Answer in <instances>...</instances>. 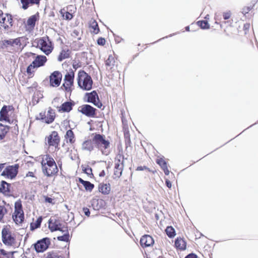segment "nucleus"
Masks as SVG:
<instances>
[{"label": "nucleus", "mask_w": 258, "mask_h": 258, "mask_svg": "<svg viewBox=\"0 0 258 258\" xmlns=\"http://www.w3.org/2000/svg\"><path fill=\"white\" fill-rule=\"evenodd\" d=\"M93 138L94 147L100 150L102 154L108 155L110 145L109 140L106 139L104 135L97 133L95 134Z\"/></svg>", "instance_id": "obj_1"}, {"label": "nucleus", "mask_w": 258, "mask_h": 258, "mask_svg": "<svg viewBox=\"0 0 258 258\" xmlns=\"http://www.w3.org/2000/svg\"><path fill=\"white\" fill-rule=\"evenodd\" d=\"M77 82L78 86L84 90H90L92 88L93 80L91 76L83 70L79 71Z\"/></svg>", "instance_id": "obj_2"}, {"label": "nucleus", "mask_w": 258, "mask_h": 258, "mask_svg": "<svg viewBox=\"0 0 258 258\" xmlns=\"http://www.w3.org/2000/svg\"><path fill=\"white\" fill-rule=\"evenodd\" d=\"M124 157L121 154H118L115 158L113 171V179H118L121 176L124 168Z\"/></svg>", "instance_id": "obj_3"}, {"label": "nucleus", "mask_w": 258, "mask_h": 258, "mask_svg": "<svg viewBox=\"0 0 258 258\" xmlns=\"http://www.w3.org/2000/svg\"><path fill=\"white\" fill-rule=\"evenodd\" d=\"M75 72L72 69H70L64 76L63 79L64 83L62 84L61 88H64L65 91L69 93L71 95L73 90L72 87L74 85Z\"/></svg>", "instance_id": "obj_4"}, {"label": "nucleus", "mask_w": 258, "mask_h": 258, "mask_svg": "<svg viewBox=\"0 0 258 258\" xmlns=\"http://www.w3.org/2000/svg\"><path fill=\"white\" fill-rule=\"evenodd\" d=\"M12 218L16 224H21L24 221V214L20 200L15 203V211L12 215Z\"/></svg>", "instance_id": "obj_5"}, {"label": "nucleus", "mask_w": 258, "mask_h": 258, "mask_svg": "<svg viewBox=\"0 0 258 258\" xmlns=\"http://www.w3.org/2000/svg\"><path fill=\"white\" fill-rule=\"evenodd\" d=\"M37 45L46 55L49 54L53 48L51 41L47 36L41 38L38 40Z\"/></svg>", "instance_id": "obj_6"}, {"label": "nucleus", "mask_w": 258, "mask_h": 258, "mask_svg": "<svg viewBox=\"0 0 258 258\" xmlns=\"http://www.w3.org/2000/svg\"><path fill=\"white\" fill-rule=\"evenodd\" d=\"M2 240L3 243L8 246H12L15 243V237L12 235L10 229L7 226L2 229Z\"/></svg>", "instance_id": "obj_7"}, {"label": "nucleus", "mask_w": 258, "mask_h": 258, "mask_svg": "<svg viewBox=\"0 0 258 258\" xmlns=\"http://www.w3.org/2000/svg\"><path fill=\"white\" fill-rule=\"evenodd\" d=\"M19 166L18 164L9 165L6 167L1 173V175L7 178L13 179L15 178L18 173Z\"/></svg>", "instance_id": "obj_8"}, {"label": "nucleus", "mask_w": 258, "mask_h": 258, "mask_svg": "<svg viewBox=\"0 0 258 258\" xmlns=\"http://www.w3.org/2000/svg\"><path fill=\"white\" fill-rule=\"evenodd\" d=\"M50 244V238L45 237L38 240L33 244V245L34 248L37 252H43L48 248Z\"/></svg>", "instance_id": "obj_9"}, {"label": "nucleus", "mask_w": 258, "mask_h": 258, "mask_svg": "<svg viewBox=\"0 0 258 258\" xmlns=\"http://www.w3.org/2000/svg\"><path fill=\"white\" fill-rule=\"evenodd\" d=\"M97 109L89 104H84L78 108V111L89 117H94Z\"/></svg>", "instance_id": "obj_10"}, {"label": "nucleus", "mask_w": 258, "mask_h": 258, "mask_svg": "<svg viewBox=\"0 0 258 258\" xmlns=\"http://www.w3.org/2000/svg\"><path fill=\"white\" fill-rule=\"evenodd\" d=\"M60 142V138L56 131H53L47 137V142L49 146H54L57 150H59L58 145Z\"/></svg>", "instance_id": "obj_11"}, {"label": "nucleus", "mask_w": 258, "mask_h": 258, "mask_svg": "<svg viewBox=\"0 0 258 258\" xmlns=\"http://www.w3.org/2000/svg\"><path fill=\"white\" fill-rule=\"evenodd\" d=\"M62 79V74L59 71L53 72L49 76L50 85L52 87L59 86Z\"/></svg>", "instance_id": "obj_12"}, {"label": "nucleus", "mask_w": 258, "mask_h": 258, "mask_svg": "<svg viewBox=\"0 0 258 258\" xmlns=\"http://www.w3.org/2000/svg\"><path fill=\"white\" fill-rule=\"evenodd\" d=\"M85 96L87 97V102L93 103L98 108H101L102 106L101 102L97 101V100H99V97L96 91H93L90 93H86Z\"/></svg>", "instance_id": "obj_13"}, {"label": "nucleus", "mask_w": 258, "mask_h": 258, "mask_svg": "<svg viewBox=\"0 0 258 258\" xmlns=\"http://www.w3.org/2000/svg\"><path fill=\"white\" fill-rule=\"evenodd\" d=\"M14 109L13 106L4 105L0 111V121H6L11 123L10 119L8 116V112Z\"/></svg>", "instance_id": "obj_14"}, {"label": "nucleus", "mask_w": 258, "mask_h": 258, "mask_svg": "<svg viewBox=\"0 0 258 258\" xmlns=\"http://www.w3.org/2000/svg\"><path fill=\"white\" fill-rule=\"evenodd\" d=\"M0 193L8 197L13 196L11 184L5 180H2L0 184Z\"/></svg>", "instance_id": "obj_15"}, {"label": "nucleus", "mask_w": 258, "mask_h": 258, "mask_svg": "<svg viewBox=\"0 0 258 258\" xmlns=\"http://www.w3.org/2000/svg\"><path fill=\"white\" fill-rule=\"evenodd\" d=\"M41 164L43 173L48 177L56 174L58 171L57 166L51 167L50 168L48 167L45 164H43V161L42 162Z\"/></svg>", "instance_id": "obj_16"}, {"label": "nucleus", "mask_w": 258, "mask_h": 258, "mask_svg": "<svg viewBox=\"0 0 258 258\" xmlns=\"http://www.w3.org/2000/svg\"><path fill=\"white\" fill-rule=\"evenodd\" d=\"M154 243L153 238L149 235H144L140 239V244L143 247H149L152 245Z\"/></svg>", "instance_id": "obj_17"}, {"label": "nucleus", "mask_w": 258, "mask_h": 258, "mask_svg": "<svg viewBox=\"0 0 258 258\" xmlns=\"http://www.w3.org/2000/svg\"><path fill=\"white\" fill-rule=\"evenodd\" d=\"M47 58L44 55H37L32 63L35 68H38L44 66L47 61Z\"/></svg>", "instance_id": "obj_18"}, {"label": "nucleus", "mask_w": 258, "mask_h": 258, "mask_svg": "<svg viewBox=\"0 0 258 258\" xmlns=\"http://www.w3.org/2000/svg\"><path fill=\"white\" fill-rule=\"evenodd\" d=\"M116 63L115 59L112 55H109L105 62L106 69L110 72H112L114 71V68L116 66Z\"/></svg>", "instance_id": "obj_19"}, {"label": "nucleus", "mask_w": 258, "mask_h": 258, "mask_svg": "<svg viewBox=\"0 0 258 258\" xmlns=\"http://www.w3.org/2000/svg\"><path fill=\"white\" fill-rule=\"evenodd\" d=\"M74 105L75 102L73 101H66L58 107V110L59 112H69L72 110Z\"/></svg>", "instance_id": "obj_20"}, {"label": "nucleus", "mask_w": 258, "mask_h": 258, "mask_svg": "<svg viewBox=\"0 0 258 258\" xmlns=\"http://www.w3.org/2000/svg\"><path fill=\"white\" fill-rule=\"evenodd\" d=\"M48 228L51 232L60 230L62 224L58 220H53L50 218L48 221Z\"/></svg>", "instance_id": "obj_21"}, {"label": "nucleus", "mask_w": 258, "mask_h": 258, "mask_svg": "<svg viewBox=\"0 0 258 258\" xmlns=\"http://www.w3.org/2000/svg\"><path fill=\"white\" fill-rule=\"evenodd\" d=\"M156 162L163 170L165 174L166 175H169L170 171L168 169L167 164L165 160L163 158H160L157 159Z\"/></svg>", "instance_id": "obj_22"}, {"label": "nucleus", "mask_w": 258, "mask_h": 258, "mask_svg": "<svg viewBox=\"0 0 258 258\" xmlns=\"http://www.w3.org/2000/svg\"><path fill=\"white\" fill-rule=\"evenodd\" d=\"M94 143H93V138L92 140H88L84 141L82 146V149L83 150L88 151L91 152L94 149Z\"/></svg>", "instance_id": "obj_23"}, {"label": "nucleus", "mask_w": 258, "mask_h": 258, "mask_svg": "<svg viewBox=\"0 0 258 258\" xmlns=\"http://www.w3.org/2000/svg\"><path fill=\"white\" fill-rule=\"evenodd\" d=\"M98 190L103 195H108L111 190L110 185L109 183H101L98 185Z\"/></svg>", "instance_id": "obj_24"}, {"label": "nucleus", "mask_w": 258, "mask_h": 258, "mask_svg": "<svg viewBox=\"0 0 258 258\" xmlns=\"http://www.w3.org/2000/svg\"><path fill=\"white\" fill-rule=\"evenodd\" d=\"M78 181L80 183L83 185L86 190L87 191L90 192L93 190V189L94 187V185L89 181L84 180L82 178L80 177L78 179Z\"/></svg>", "instance_id": "obj_25"}, {"label": "nucleus", "mask_w": 258, "mask_h": 258, "mask_svg": "<svg viewBox=\"0 0 258 258\" xmlns=\"http://www.w3.org/2000/svg\"><path fill=\"white\" fill-rule=\"evenodd\" d=\"M46 117V120H45V123H46L49 124L54 121L55 118V112L53 109L50 108L49 109Z\"/></svg>", "instance_id": "obj_26"}, {"label": "nucleus", "mask_w": 258, "mask_h": 258, "mask_svg": "<svg viewBox=\"0 0 258 258\" xmlns=\"http://www.w3.org/2000/svg\"><path fill=\"white\" fill-rule=\"evenodd\" d=\"M39 16V13H37L36 14L32 15L30 16L27 20V25L32 28H33L35 26L36 21L38 20V17Z\"/></svg>", "instance_id": "obj_27"}, {"label": "nucleus", "mask_w": 258, "mask_h": 258, "mask_svg": "<svg viewBox=\"0 0 258 258\" xmlns=\"http://www.w3.org/2000/svg\"><path fill=\"white\" fill-rule=\"evenodd\" d=\"M175 246L177 249L184 250L186 248V243L182 238L177 237L175 240Z\"/></svg>", "instance_id": "obj_28"}, {"label": "nucleus", "mask_w": 258, "mask_h": 258, "mask_svg": "<svg viewBox=\"0 0 258 258\" xmlns=\"http://www.w3.org/2000/svg\"><path fill=\"white\" fill-rule=\"evenodd\" d=\"M257 0H253L251 2V3L249 6L243 7L241 9V13L244 15L248 14L251 10L253 9L255 5L257 3Z\"/></svg>", "instance_id": "obj_29"}, {"label": "nucleus", "mask_w": 258, "mask_h": 258, "mask_svg": "<svg viewBox=\"0 0 258 258\" xmlns=\"http://www.w3.org/2000/svg\"><path fill=\"white\" fill-rule=\"evenodd\" d=\"M10 130L8 125H4L0 123V141L3 140Z\"/></svg>", "instance_id": "obj_30"}, {"label": "nucleus", "mask_w": 258, "mask_h": 258, "mask_svg": "<svg viewBox=\"0 0 258 258\" xmlns=\"http://www.w3.org/2000/svg\"><path fill=\"white\" fill-rule=\"evenodd\" d=\"M70 57V51L69 49H62L60 52L57 60L58 61H61L66 58H68Z\"/></svg>", "instance_id": "obj_31"}, {"label": "nucleus", "mask_w": 258, "mask_h": 258, "mask_svg": "<svg viewBox=\"0 0 258 258\" xmlns=\"http://www.w3.org/2000/svg\"><path fill=\"white\" fill-rule=\"evenodd\" d=\"M45 160H46V163H43V164H45L48 167H54L55 166H57L54 159L49 155H46Z\"/></svg>", "instance_id": "obj_32"}, {"label": "nucleus", "mask_w": 258, "mask_h": 258, "mask_svg": "<svg viewBox=\"0 0 258 258\" xmlns=\"http://www.w3.org/2000/svg\"><path fill=\"white\" fill-rule=\"evenodd\" d=\"M66 139L69 140V142L71 144H73L75 142V135L72 130H69L65 135Z\"/></svg>", "instance_id": "obj_33"}, {"label": "nucleus", "mask_w": 258, "mask_h": 258, "mask_svg": "<svg viewBox=\"0 0 258 258\" xmlns=\"http://www.w3.org/2000/svg\"><path fill=\"white\" fill-rule=\"evenodd\" d=\"M0 43L2 49H7L9 46H13L12 39L4 40L1 41Z\"/></svg>", "instance_id": "obj_34"}, {"label": "nucleus", "mask_w": 258, "mask_h": 258, "mask_svg": "<svg viewBox=\"0 0 258 258\" xmlns=\"http://www.w3.org/2000/svg\"><path fill=\"white\" fill-rule=\"evenodd\" d=\"M42 221V218L41 217H39L36 220V222L34 223H31L30 225V229L31 230H33L35 229H37L40 227Z\"/></svg>", "instance_id": "obj_35"}, {"label": "nucleus", "mask_w": 258, "mask_h": 258, "mask_svg": "<svg viewBox=\"0 0 258 258\" xmlns=\"http://www.w3.org/2000/svg\"><path fill=\"white\" fill-rule=\"evenodd\" d=\"M165 231L166 234L169 238H172L175 235V229L172 226H168Z\"/></svg>", "instance_id": "obj_36"}, {"label": "nucleus", "mask_w": 258, "mask_h": 258, "mask_svg": "<svg viewBox=\"0 0 258 258\" xmlns=\"http://www.w3.org/2000/svg\"><path fill=\"white\" fill-rule=\"evenodd\" d=\"M22 4V8L24 10H26L28 8L29 5L35 4L34 0H20Z\"/></svg>", "instance_id": "obj_37"}, {"label": "nucleus", "mask_w": 258, "mask_h": 258, "mask_svg": "<svg viewBox=\"0 0 258 258\" xmlns=\"http://www.w3.org/2000/svg\"><path fill=\"white\" fill-rule=\"evenodd\" d=\"M102 201L101 200L98 199H93L92 201V206L93 208L95 210H98L102 207L101 205H99V203H102Z\"/></svg>", "instance_id": "obj_38"}, {"label": "nucleus", "mask_w": 258, "mask_h": 258, "mask_svg": "<svg viewBox=\"0 0 258 258\" xmlns=\"http://www.w3.org/2000/svg\"><path fill=\"white\" fill-rule=\"evenodd\" d=\"M90 27L93 29L94 33L95 34H97L99 32V28L98 23L95 20H93L91 22Z\"/></svg>", "instance_id": "obj_39"}, {"label": "nucleus", "mask_w": 258, "mask_h": 258, "mask_svg": "<svg viewBox=\"0 0 258 258\" xmlns=\"http://www.w3.org/2000/svg\"><path fill=\"white\" fill-rule=\"evenodd\" d=\"M57 239L59 241L68 242L70 240V235L68 231L63 235L57 236Z\"/></svg>", "instance_id": "obj_40"}, {"label": "nucleus", "mask_w": 258, "mask_h": 258, "mask_svg": "<svg viewBox=\"0 0 258 258\" xmlns=\"http://www.w3.org/2000/svg\"><path fill=\"white\" fill-rule=\"evenodd\" d=\"M15 251L7 252L4 249H0V254L5 256L6 258H12Z\"/></svg>", "instance_id": "obj_41"}, {"label": "nucleus", "mask_w": 258, "mask_h": 258, "mask_svg": "<svg viewBox=\"0 0 258 258\" xmlns=\"http://www.w3.org/2000/svg\"><path fill=\"white\" fill-rule=\"evenodd\" d=\"M197 25L202 29H207L209 28V25L206 21H199L197 22Z\"/></svg>", "instance_id": "obj_42"}, {"label": "nucleus", "mask_w": 258, "mask_h": 258, "mask_svg": "<svg viewBox=\"0 0 258 258\" xmlns=\"http://www.w3.org/2000/svg\"><path fill=\"white\" fill-rule=\"evenodd\" d=\"M63 11H64L63 9L61 10L60 12L64 19L67 20H70L73 18V15L72 14L68 12H66L63 13Z\"/></svg>", "instance_id": "obj_43"}, {"label": "nucleus", "mask_w": 258, "mask_h": 258, "mask_svg": "<svg viewBox=\"0 0 258 258\" xmlns=\"http://www.w3.org/2000/svg\"><path fill=\"white\" fill-rule=\"evenodd\" d=\"M250 24L249 23H245L244 24L243 30L244 31V35H246L249 33L250 30Z\"/></svg>", "instance_id": "obj_44"}, {"label": "nucleus", "mask_w": 258, "mask_h": 258, "mask_svg": "<svg viewBox=\"0 0 258 258\" xmlns=\"http://www.w3.org/2000/svg\"><path fill=\"white\" fill-rule=\"evenodd\" d=\"M8 212L6 207L0 205V221L3 219L4 215Z\"/></svg>", "instance_id": "obj_45"}, {"label": "nucleus", "mask_w": 258, "mask_h": 258, "mask_svg": "<svg viewBox=\"0 0 258 258\" xmlns=\"http://www.w3.org/2000/svg\"><path fill=\"white\" fill-rule=\"evenodd\" d=\"M82 168H83V171L84 173H85L86 174H87L88 175H91V174L93 175L92 169L88 165L86 166V167H84L83 166H82Z\"/></svg>", "instance_id": "obj_46"}, {"label": "nucleus", "mask_w": 258, "mask_h": 258, "mask_svg": "<svg viewBox=\"0 0 258 258\" xmlns=\"http://www.w3.org/2000/svg\"><path fill=\"white\" fill-rule=\"evenodd\" d=\"M231 15H232V13H231V11H227L225 12H223L222 13L223 18L225 20L229 19L231 18Z\"/></svg>", "instance_id": "obj_47"}, {"label": "nucleus", "mask_w": 258, "mask_h": 258, "mask_svg": "<svg viewBox=\"0 0 258 258\" xmlns=\"http://www.w3.org/2000/svg\"><path fill=\"white\" fill-rule=\"evenodd\" d=\"M35 67H34V66H33V64L31 63L27 68L26 72H27V74L29 76L33 74V73L34 72V71H33L32 70L33 69H35Z\"/></svg>", "instance_id": "obj_48"}, {"label": "nucleus", "mask_w": 258, "mask_h": 258, "mask_svg": "<svg viewBox=\"0 0 258 258\" xmlns=\"http://www.w3.org/2000/svg\"><path fill=\"white\" fill-rule=\"evenodd\" d=\"M106 42L105 39L103 37H99L97 40V44L99 45L103 46Z\"/></svg>", "instance_id": "obj_49"}, {"label": "nucleus", "mask_w": 258, "mask_h": 258, "mask_svg": "<svg viewBox=\"0 0 258 258\" xmlns=\"http://www.w3.org/2000/svg\"><path fill=\"white\" fill-rule=\"evenodd\" d=\"M46 115L45 113L41 112L39 114V118L37 117V119H40L42 121V122H45V120H46Z\"/></svg>", "instance_id": "obj_50"}, {"label": "nucleus", "mask_w": 258, "mask_h": 258, "mask_svg": "<svg viewBox=\"0 0 258 258\" xmlns=\"http://www.w3.org/2000/svg\"><path fill=\"white\" fill-rule=\"evenodd\" d=\"M5 15L7 17V22H8L10 24L11 26H13V19H12V15L9 14H6Z\"/></svg>", "instance_id": "obj_51"}, {"label": "nucleus", "mask_w": 258, "mask_h": 258, "mask_svg": "<svg viewBox=\"0 0 258 258\" xmlns=\"http://www.w3.org/2000/svg\"><path fill=\"white\" fill-rule=\"evenodd\" d=\"M12 41H13V46L14 45V44H15L16 45L20 46L21 44L20 38L12 39Z\"/></svg>", "instance_id": "obj_52"}, {"label": "nucleus", "mask_w": 258, "mask_h": 258, "mask_svg": "<svg viewBox=\"0 0 258 258\" xmlns=\"http://www.w3.org/2000/svg\"><path fill=\"white\" fill-rule=\"evenodd\" d=\"M83 211L86 216H87L88 217H89L90 216V212L89 209L88 208H87V207L83 208Z\"/></svg>", "instance_id": "obj_53"}, {"label": "nucleus", "mask_w": 258, "mask_h": 258, "mask_svg": "<svg viewBox=\"0 0 258 258\" xmlns=\"http://www.w3.org/2000/svg\"><path fill=\"white\" fill-rule=\"evenodd\" d=\"M144 169L148 170L149 171H150V169L147 166H138L136 170H138V171H143Z\"/></svg>", "instance_id": "obj_54"}, {"label": "nucleus", "mask_w": 258, "mask_h": 258, "mask_svg": "<svg viewBox=\"0 0 258 258\" xmlns=\"http://www.w3.org/2000/svg\"><path fill=\"white\" fill-rule=\"evenodd\" d=\"M165 184H166V185L169 188H170L172 186V183H171V181L167 179H166L165 180Z\"/></svg>", "instance_id": "obj_55"}, {"label": "nucleus", "mask_w": 258, "mask_h": 258, "mask_svg": "<svg viewBox=\"0 0 258 258\" xmlns=\"http://www.w3.org/2000/svg\"><path fill=\"white\" fill-rule=\"evenodd\" d=\"M45 202H47L48 203H52L53 199L50 197H45Z\"/></svg>", "instance_id": "obj_56"}, {"label": "nucleus", "mask_w": 258, "mask_h": 258, "mask_svg": "<svg viewBox=\"0 0 258 258\" xmlns=\"http://www.w3.org/2000/svg\"><path fill=\"white\" fill-rule=\"evenodd\" d=\"M26 176L27 177H34V173L33 172L29 171L27 173Z\"/></svg>", "instance_id": "obj_57"}, {"label": "nucleus", "mask_w": 258, "mask_h": 258, "mask_svg": "<svg viewBox=\"0 0 258 258\" xmlns=\"http://www.w3.org/2000/svg\"><path fill=\"white\" fill-rule=\"evenodd\" d=\"M59 231H61L62 232H65V231H66V232H67V231H68V230L67 229V227H64V226H61V229H60V230H59Z\"/></svg>", "instance_id": "obj_58"}, {"label": "nucleus", "mask_w": 258, "mask_h": 258, "mask_svg": "<svg viewBox=\"0 0 258 258\" xmlns=\"http://www.w3.org/2000/svg\"><path fill=\"white\" fill-rule=\"evenodd\" d=\"M185 258H194V252H191L188 254L185 257Z\"/></svg>", "instance_id": "obj_59"}, {"label": "nucleus", "mask_w": 258, "mask_h": 258, "mask_svg": "<svg viewBox=\"0 0 258 258\" xmlns=\"http://www.w3.org/2000/svg\"><path fill=\"white\" fill-rule=\"evenodd\" d=\"M105 172L104 170H102L99 174L100 177H104L105 176Z\"/></svg>", "instance_id": "obj_60"}, {"label": "nucleus", "mask_w": 258, "mask_h": 258, "mask_svg": "<svg viewBox=\"0 0 258 258\" xmlns=\"http://www.w3.org/2000/svg\"><path fill=\"white\" fill-rule=\"evenodd\" d=\"M5 163H1L0 164V172L2 170V169L4 168L5 167Z\"/></svg>", "instance_id": "obj_61"}, {"label": "nucleus", "mask_w": 258, "mask_h": 258, "mask_svg": "<svg viewBox=\"0 0 258 258\" xmlns=\"http://www.w3.org/2000/svg\"><path fill=\"white\" fill-rule=\"evenodd\" d=\"M6 21V17H3L2 19V21L0 22L1 23L4 24L5 23V21Z\"/></svg>", "instance_id": "obj_62"}, {"label": "nucleus", "mask_w": 258, "mask_h": 258, "mask_svg": "<svg viewBox=\"0 0 258 258\" xmlns=\"http://www.w3.org/2000/svg\"><path fill=\"white\" fill-rule=\"evenodd\" d=\"M73 67L75 70H77V69L78 68V64H75L74 63L73 64Z\"/></svg>", "instance_id": "obj_63"}, {"label": "nucleus", "mask_w": 258, "mask_h": 258, "mask_svg": "<svg viewBox=\"0 0 258 258\" xmlns=\"http://www.w3.org/2000/svg\"><path fill=\"white\" fill-rule=\"evenodd\" d=\"M41 0H34V3L36 5H39Z\"/></svg>", "instance_id": "obj_64"}]
</instances>
